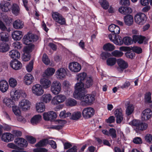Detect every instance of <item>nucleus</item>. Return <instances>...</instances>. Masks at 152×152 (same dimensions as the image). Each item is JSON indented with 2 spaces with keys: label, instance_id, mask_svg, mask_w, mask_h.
I'll use <instances>...</instances> for the list:
<instances>
[{
  "label": "nucleus",
  "instance_id": "obj_29",
  "mask_svg": "<svg viewBox=\"0 0 152 152\" xmlns=\"http://www.w3.org/2000/svg\"><path fill=\"white\" fill-rule=\"evenodd\" d=\"M132 41L134 43L137 42L138 43L141 44L143 42L145 37L141 35H134L133 36Z\"/></svg>",
  "mask_w": 152,
  "mask_h": 152
},
{
  "label": "nucleus",
  "instance_id": "obj_35",
  "mask_svg": "<svg viewBox=\"0 0 152 152\" xmlns=\"http://www.w3.org/2000/svg\"><path fill=\"white\" fill-rule=\"evenodd\" d=\"M41 117V116L39 115H34L31 120V123L34 125L37 124L40 121Z\"/></svg>",
  "mask_w": 152,
  "mask_h": 152
},
{
  "label": "nucleus",
  "instance_id": "obj_4",
  "mask_svg": "<svg viewBox=\"0 0 152 152\" xmlns=\"http://www.w3.org/2000/svg\"><path fill=\"white\" fill-rule=\"evenodd\" d=\"M50 86V90L53 94L56 95L60 93L61 88V84L60 82L54 81L53 82Z\"/></svg>",
  "mask_w": 152,
  "mask_h": 152
},
{
  "label": "nucleus",
  "instance_id": "obj_59",
  "mask_svg": "<svg viewBox=\"0 0 152 152\" xmlns=\"http://www.w3.org/2000/svg\"><path fill=\"white\" fill-rule=\"evenodd\" d=\"M12 111L17 116H19L20 114V111L17 107L12 106Z\"/></svg>",
  "mask_w": 152,
  "mask_h": 152
},
{
  "label": "nucleus",
  "instance_id": "obj_13",
  "mask_svg": "<svg viewBox=\"0 0 152 152\" xmlns=\"http://www.w3.org/2000/svg\"><path fill=\"white\" fill-rule=\"evenodd\" d=\"M66 98L65 96L62 94H60L55 96L52 99L51 103L52 104L56 105L64 102Z\"/></svg>",
  "mask_w": 152,
  "mask_h": 152
},
{
  "label": "nucleus",
  "instance_id": "obj_52",
  "mask_svg": "<svg viewBox=\"0 0 152 152\" xmlns=\"http://www.w3.org/2000/svg\"><path fill=\"white\" fill-rule=\"evenodd\" d=\"M148 126V124L145 123H140L137 128L139 130H143L146 129Z\"/></svg>",
  "mask_w": 152,
  "mask_h": 152
},
{
  "label": "nucleus",
  "instance_id": "obj_19",
  "mask_svg": "<svg viewBox=\"0 0 152 152\" xmlns=\"http://www.w3.org/2000/svg\"><path fill=\"white\" fill-rule=\"evenodd\" d=\"M1 10L4 12H7L9 11L11 7V4L7 1H2L0 4Z\"/></svg>",
  "mask_w": 152,
  "mask_h": 152
},
{
  "label": "nucleus",
  "instance_id": "obj_9",
  "mask_svg": "<svg viewBox=\"0 0 152 152\" xmlns=\"http://www.w3.org/2000/svg\"><path fill=\"white\" fill-rule=\"evenodd\" d=\"M33 93L35 95L40 96L44 93V90L41 85L37 84L34 85L32 88Z\"/></svg>",
  "mask_w": 152,
  "mask_h": 152
},
{
  "label": "nucleus",
  "instance_id": "obj_10",
  "mask_svg": "<svg viewBox=\"0 0 152 152\" xmlns=\"http://www.w3.org/2000/svg\"><path fill=\"white\" fill-rule=\"evenodd\" d=\"M69 68L71 72H77L81 69V66L77 62H73L69 64Z\"/></svg>",
  "mask_w": 152,
  "mask_h": 152
},
{
  "label": "nucleus",
  "instance_id": "obj_55",
  "mask_svg": "<svg viewBox=\"0 0 152 152\" xmlns=\"http://www.w3.org/2000/svg\"><path fill=\"white\" fill-rule=\"evenodd\" d=\"M110 56V53L105 52H102L101 54V58L102 60H105Z\"/></svg>",
  "mask_w": 152,
  "mask_h": 152
},
{
  "label": "nucleus",
  "instance_id": "obj_61",
  "mask_svg": "<svg viewBox=\"0 0 152 152\" xmlns=\"http://www.w3.org/2000/svg\"><path fill=\"white\" fill-rule=\"evenodd\" d=\"M133 142L136 144H141L142 143V141L141 138L140 137H136L134 138L133 140Z\"/></svg>",
  "mask_w": 152,
  "mask_h": 152
},
{
  "label": "nucleus",
  "instance_id": "obj_21",
  "mask_svg": "<svg viewBox=\"0 0 152 152\" xmlns=\"http://www.w3.org/2000/svg\"><path fill=\"white\" fill-rule=\"evenodd\" d=\"M10 65L12 68L15 70H19L22 67V64L21 63L16 60L11 61L10 63Z\"/></svg>",
  "mask_w": 152,
  "mask_h": 152
},
{
  "label": "nucleus",
  "instance_id": "obj_31",
  "mask_svg": "<svg viewBox=\"0 0 152 152\" xmlns=\"http://www.w3.org/2000/svg\"><path fill=\"white\" fill-rule=\"evenodd\" d=\"M9 55L11 58L16 59L19 58L20 56V53L17 50H12L9 52Z\"/></svg>",
  "mask_w": 152,
  "mask_h": 152
},
{
  "label": "nucleus",
  "instance_id": "obj_39",
  "mask_svg": "<svg viewBox=\"0 0 152 152\" xmlns=\"http://www.w3.org/2000/svg\"><path fill=\"white\" fill-rule=\"evenodd\" d=\"M81 113L80 112H75L72 114L71 119L74 120H77L79 119L81 117Z\"/></svg>",
  "mask_w": 152,
  "mask_h": 152
},
{
  "label": "nucleus",
  "instance_id": "obj_7",
  "mask_svg": "<svg viewBox=\"0 0 152 152\" xmlns=\"http://www.w3.org/2000/svg\"><path fill=\"white\" fill-rule=\"evenodd\" d=\"M43 117L45 121H52L56 118L57 115L55 112L50 111L48 112L44 113L43 114Z\"/></svg>",
  "mask_w": 152,
  "mask_h": 152
},
{
  "label": "nucleus",
  "instance_id": "obj_20",
  "mask_svg": "<svg viewBox=\"0 0 152 152\" xmlns=\"http://www.w3.org/2000/svg\"><path fill=\"white\" fill-rule=\"evenodd\" d=\"M93 80L91 77H88L84 82H83V88L84 89L86 88H88L91 86L93 84Z\"/></svg>",
  "mask_w": 152,
  "mask_h": 152
},
{
  "label": "nucleus",
  "instance_id": "obj_60",
  "mask_svg": "<svg viewBox=\"0 0 152 152\" xmlns=\"http://www.w3.org/2000/svg\"><path fill=\"white\" fill-rule=\"evenodd\" d=\"M13 46L15 49H20L22 47V44L19 42L16 41L13 43Z\"/></svg>",
  "mask_w": 152,
  "mask_h": 152
},
{
  "label": "nucleus",
  "instance_id": "obj_47",
  "mask_svg": "<svg viewBox=\"0 0 152 152\" xmlns=\"http://www.w3.org/2000/svg\"><path fill=\"white\" fill-rule=\"evenodd\" d=\"M9 83L10 86L12 88L16 86L17 84L16 80L13 78H11L9 79Z\"/></svg>",
  "mask_w": 152,
  "mask_h": 152
},
{
  "label": "nucleus",
  "instance_id": "obj_22",
  "mask_svg": "<svg viewBox=\"0 0 152 152\" xmlns=\"http://www.w3.org/2000/svg\"><path fill=\"white\" fill-rule=\"evenodd\" d=\"M23 34L21 31L16 30L13 31L12 34V38L15 40H19L23 37Z\"/></svg>",
  "mask_w": 152,
  "mask_h": 152
},
{
  "label": "nucleus",
  "instance_id": "obj_28",
  "mask_svg": "<svg viewBox=\"0 0 152 152\" xmlns=\"http://www.w3.org/2000/svg\"><path fill=\"white\" fill-rule=\"evenodd\" d=\"M124 21L125 24L130 26L133 24V18L131 15H128L124 17Z\"/></svg>",
  "mask_w": 152,
  "mask_h": 152
},
{
  "label": "nucleus",
  "instance_id": "obj_16",
  "mask_svg": "<svg viewBox=\"0 0 152 152\" xmlns=\"http://www.w3.org/2000/svg\"><path fill=\"white\" fill-rule=\"evenodd\" d=\"M66 73V69L61 68L57 70L56 72V74L58 79H63L65 77Z\"/></svg>",
  "mask_w": 152,
  "mask_h": 152
},
{
  "label": "nucleus",
  "instance_id": "obj_1",
  "mask_svg": "<svg viewBox=\"0 0 152 152\" xmlns=\"http://www.w3.org/2000/svg\"><path fill=\"white\" fill-rule=\"evenodd\" d=\"M85 89H83L80 90H75L73 93V96L75 99H80L83 105H91L95 100L94 96L91 94L85 95Z\"/></svg>",
  "mask_w": 152,
  "mask_h": 152
},
{
  "label": "nucleus",
  "instance_id": "obj_17",
  "mask_svg": "<svg viewBox=\"0 0 152 152\" xmlns=\"http://www.w3.org/2000/svg\"><path fill=\"white\" fill-rule=\"evenodd\" d=\"M1 139L4 142H10L13 140L14 135L10 133H4L2 134Z\"/></svg>",
  "mask_w": 152,
  "mask_h": 152
},
{
  "label": "nucleus",
  "instance_id": "obj_50",
  "mask_svg": "<svg viewBox=\"0 0 152 152\" xmlns=\"http://www.w3.org/2000/svg\"><path fill=\"white\" fill-rule=\"evenodd\" d=\"M42 61L46 65L49 64L50 62L48 56L45 53L42 56Z\"/></svg>",
  "mask_w": 152,
  "mask_h": 152
},
{
  "label": "nucleus",
  "instance_id": "obj_6",
  "mask_svg": "<svg viewBox=\"0 0 152 152\" xmlns=\"http://www.w3.org/2000/svg\"><path fill=\"white\" fill-rule=\"evenodd\" d=\"M135 22L140 25L143 24L145 22L146 17L145 15L142 13H137L134 17Z\"/></svg>",
  "mask_w": 152,
  "mask_h": 152
},
{
  "label": "nucleus",
  "instance_id": "obj_64",
  "mask_svg": "<svg viewBox=\"0 0 152 152\" xmlns=\"http://www.w3.org/2000/svg\"><path fill=\"white\" fill-rule=\"evenodd\" d=\"M66 152H77V146L74 145L68 150Z\"/></svg>",
  "mask_w": 152,
  "mask_h": 152
},
{
  "label": "nucleus",
  "instance_id": "obj_15",
  "mask_svg": "<svg viewBox=\"0 0 152 152\" xmlns=\"http://www.w3.org/2000/svg\"><path fill=\"white\" fill-rule=\"evenodd\" d=\"M40 82L41 86L45 89L48 88L51 85V81L49 79L44 77L41 78Z\"/></svg>",
  "mask_w": 152,
  "mask_h": 152
},
{
  "label": "nucleus",
  "instance_id": "obj_11",
  "mask_svg": "<svg viewBox=\"0 0 152 152\" xmlns=\"http://www.w3.org/2000/svg\"><path fill=\"white\" fill-rule=\"evenodd\" d=\"M30 102L28 100L24 99L22 100L20 102L19 107L23 111H26L30 109Z\"/></svg>",
  "mask_w": 152,
  "mask_h": 152
},
{
  "label": "nucleus",
  "instance_id": "obj_26",
  "mask_svg": "<svg viewBox=\"0 0 152 152\" xmlns=\"http://www.w3.org/2000/svg\"><path fill=\"white\" fill-rule=\"evenodd\" d=\"M118 10L120 12L124 15L129 14L132 12V9L128 7H121L119 8Z\"/></svg>",
  "mask_w": 152,
  "mask_h": 152
},
{
  "label": "nucleus",
  "instance_id": "obj_14",
  "mask_svg": "<svg viewBox=\"0 0 152 152\" xmlns=\"http://www.w3.org/2000/svg\"><path fill=\"white\" fill-rule=\"evenodd\" d=\"M141 116L142 120H148L152 116V111L150 109H147L143 111Z\"/></svg>",
  "mask_w": 152,
  "mask_h": 152
},
{
  "label": "nucleus",
  "instance_id": "obj_34",
  "mask_svg": "<svg viewBox=\"0 0 152 152\" xmlns=\"http://www.w3.org/2000/svg\"><path fill=\"white\" fill-rule=\"evenodd\" d=\"M9 34L4 31H1L0 33V38L1 41L3 42H8L9 41Z\"/></svg>",
  "mask_w": 152,
  "mask_h": 152
},
{
  "label": "nucleus",
  "instance_id": "obj_63",
  "mask_svg": "<svg viewBox=\"0 0 152 152\" xmlns=\"http://www.w3.org/2000/svg\"><path fill=\"white\" fill-rule=\"evenodd\" d=\"M122 112V110L120 108L116 109L114 112L115 117L123 115Z\"/></svg>",
  "mask_w": 152,
  "mask_h": 152
},
{
  "label": "nucleus",
  "instance_id": "obj_48",
  "mask_svg": "<svg viewBox=\"0 0 152 152\" xmlns=\"http://www.w3.org/2000/svg\"><path fill=\"white\" fill-rule=\"evenodd\" d=\"M109 135H110L112 138H116L117 136L115 129L113 128L110 129L109 131Z\"/></svg>",
  "mask_w": 152,
  "mask_h": 152
},
{
  "label": "nucleus",
  "instance_id": "obj_3",
  "mask_svg": "<svg viewBox=\"0 0 152 152\" xmlns=\"http://www.w3.org/2000/svg\"><path fill=\"white\" fill-rule=\"evenodd\" d=\"M38 39V37L36 35L30 33L24 36L23 39V43L26 45H29L32 42L36 41Z\"/></svg>",
  "mask_w": 152,
  "mask_h": 152
},
{
  "label": "nucleus",
  "instance_id": "obj_57",
  "mask_svg": "<svg viewBox=\"0 0 152 152\" xmlns=\"http://www.w3.org/2000/svg\"><path fill=\"white\" fill-rule=\"evenodd\" d=\"M145 139L146 142L148 143H152V135L147 134L145 136Z\"/></svg>",
  "mask_w": 152,
  "mask_h": 152
},
{
  "label": "nucleus",
  "instance_id": "obj_62",
  "mask_svg": "<svg viewBox=\"0 0 152 152\" xmlns=\"http://www.w3.org/2000/svg\"><path fill=\"white\" fill-rule=\"evenodd\" d=\"M27 139L29 142L31 144H34L36 142V139L33 137L28 136L27 137Z\"/></svg>",
  "mask_w": 152,
  "mask_h": 152
},
{
  "label": "nucleus",
  "instance_id": "obj_32",
  "mask_svg": "<svg viewBox=\"0 0 152 152\" xmlns=\"http://www.w3.org/2000/svg\"><path fill=\"white\" fill-rule=\"evenodd\" d=\"M45 108L44 103L42 102H39L36 104V109L37 112L42 113L45 111Z\"/></svg>",
  "mask_w": 152,
  "mask_h": 152
},
{
  "label": "nucleus",
  "instance_id": "obj_58",
  "mask_svg": "<svg viewBox=\"0 0 152 152\" xmlns=\"http://www.w3.org/2000/svg\"><path fill=\"white\" fill-rule=\"evenodd\" d=\"M33 67V62L31 61L29 62V64L26 66L27 71L28 72H31L32 70Z\"/></svg>",
  "mask_w": 152,
  "mask_h": 152
},
{
  "label": "nucleus",
  "instance_id": "obj_43",
  "mask_svg": "<svg viewBox=\"0 0 152 152\" xmlns=\"http://www.w3.org/2000/svg\"><path fill=\"white\" fill-rule=\"evenodd\" d=\"M132 38L130 37H126L123 38V44L124 43L126 45H131L132 43Z\"/></svg>",
  "mask_w": 152,
  "mask_h": 152
},
{
  "label": "nucleus",
  "instance_id": "obj_23",
  "mask_svg": "<svg viewBox=\"0 0 152 152\" xmlns=\"http://www.w3.org/2000/svg\"><path fill=\"white\" fill-rule=\"evenodd\" d=\"M108 30L109 31L114 34H118L120 32V28L118 26L114 24H111L108 27Z\"/></svg>",
  "mask_w": 152,
  "mask_h": 152
},
{
  "label": "nucleus",
  "instance_id": "obj_12",
  "mask_svg": "<svg viewBox=\"0 0 152 152\" xmlns=\"http://www.w3.org/2000/svg\"><path fill=\"white\" fill-rule=\"evenodd\" d=\"M117 63L118 66L117 69L120 73H122L123 71L128 66L127 64L121 59H118L117 61Z\"/></svg>",
  "mask_w": 152,
  "mask_h": 152
},
{
  "label": "nucleus",
  "instance_id": "obj_42",
  "mask_svg": "<svg viewBox=\"0 0 152 152\" xmlns=\"http://www.w3.org/2000/svg\"><path fill=\"white\" fill-rule=\"evenodd\" d=\"M49 140L47 139H44L40 140L35 145L36 147H42L46 145L48 143Z\"/></svg>",
  "mask_w": 152,
  "mask_h": 152
},
{
  "label": "nucleus",
  "instance_id": "obj_33",
  "mask_svg": "<svg viewBox=\"0 0 152 152\" xmlns=\"http://www.w3.org/2000/svg\"><path fill=\"white\" fill-rule=\"evenodd\" d=\"M12 12L15 15L17 16L19 15L20 13V9L19 6L16 4H14L11 6Z\"/></svg>",
  "mask_w": 152,
  "mask_h": 152
},
{
  "label": "nucleus",
  "instance_id": "obj_30",
  "mask_svg": "<svg viewBox=\"0 0 152 152\" xmlns=\"http://www.w3.org/2000/svg\"><path fill=\"white\" fill-rule=\"evenodd\" d=\"M20 94V91L15 89H13L10 92L11 95L15 100H17L19 98Z\"/></svg>",
  "mask_w": 152,
  "mask_h": 152
},
{
  "label": "nucleus",
  "instance_id": "obj_8",
  "mask_svg": "<svg viewBox=\"0 0 152 152\" xmlns=\"http://www.w3.org/2000/svg\"><path fill=\"white\" fill-rule=\"evenodd\" d=\"M94 110L91 107L84 108L82 112V115L85 118H88L92 117L94 113Z\"/></svg>",
  "mask_w": 152,
  "mask_h": 152
},
{
  "label": "nucleus",
  "instance_id": "obj_40",
  "mask_svg": "<svg viewBox=\"0 0 152 152\" xmlns=\"http://www.w3.org/2000/svg\"><path fill=\"white\" fill-rule=\"evenodd\" d=\"M103 49L106 51H112L115 49V46L113 45L108 43L103 46Z\"/></svg>",
  "mask_w": 152,
  "mask_h": 152
},
{
  "label": "nucleus",
  "instance_id": "obj_24",
  "mask_svg": "<svg viewBox=\"0 0 152 152\" xmlns=\"http://www.w3.org/2000/svg\"><path fill=\"white\" fill-rule=\"evenodd\" d=\"M9 85L7 82L5 80L0 81V90L3 93L6 92L8 90Z\"/></svg>",
  "mask_w": 152,
  "mask_h": 152
},
{
  "label": "nucleus",
  "instance_id": "obj_27",
  "mask_svg": "<svg viewBox=\"0 0 152 152\" xmlns=\"http://www.w3.org/2000/svg\"><path fill=\"white\" fill-rule=\"evenodd\" d=\"M13 26V27L16 29H21L23 26V23L20 20L17 19L14 22Z\"/></svg>",
  "mask_w": 152,
  "mask_h": 152
},
{
  "label": "nucleus",
  "instance_id": "obj_54",
  "mask_svg": "<svg viewBox=\"0 0 152 152\" xmlns=\"http://www.w3.org/2000/svg\"><path fill=\"white\" fill-rule=\"evenodd\" d=\"M151 93L148 92L146 93L145 96V102L148 103H150L151 102Z\"/></svg>",
  "mask_w": 152,
  "mask_h": 152
},
{
  "label": "nucleus",
  "instance_id": "obj_53",
  "mask_svg": "<svg viewBox=\"0 0 152 152\" xmlns=\"http://www.w3.org/2000/svg\"><path fill=\"white\" fill-rule=\"evenodd\" d=\"M134 110V107L133 106L131 105H129L126 110V114L129 115H131L133 112Z\"/></svg>",
  "mask_w": 152,
  "mask_h": 152
},
{
  "label": "nucleus",
  "instance_id": "obj_37",
  "mask_svg": "<svg viewBox=\"0 0 152 152\" xmlns=\"http://www.w3.org/2000/svg\"><path fill=\"white\" fill-rule=\"evenodd\" d=\"M123 39L120 36L116 35L113 39V42L116 45H121L123 44Z\"/></svg>",
  "mask_w": 152,
  "mask_h": 152
},
{
  "label": "nucleus",
  "instance_id": "obj_38",
  "mask_svg": "<svg viewBox=\"0 0 152 152\" xmlns=\"http://www.w3.org/2000/svg\"><path fill=\"white\" fill-rule=\"evenodd\" d=\"M9 48L8 45L5 43H2L0 44V52H5L7 51Z\"/></svg>",
  "mask_w": 152,
  "mask_h": 152
},
{
  "label": "nucleus",
  "instance_id": "obj_49",
  "mask_svg": "<svg viewBox=\"0 0 152 152\" xmlns=\"http://www.w3.org/2000/svg\"><path fill=\"white\" fill-rule=\"evenodd\" d=\"M77 103V101L74 99H70L67 100L66 104L68 106H73L75 105Z\"/></svg>",
  "mask_w": 152,
  "mask_h": 152
},
{
  "label": "nucleus",
  "instance_id": "obj_5",
  "mask_svg": "<svg viewBox=\"0 0 152 152\" xmlns=\"http://www.w3.org/2000/svg\"><path fill=\"white\" fill-rule=\"evenodd\" d=\"M52 17L53 19L56 22L61 25L66 24L65 19L59 13L57 12H53Z\"/></svg>",
  "mask_w": 152,
  "mask_h": 152
},
{
  "label": "nucleus",
  "instance_id": "obj_46",
  "mask_svg": "<svg viewBox=\"0 0 152 152\" xmlns=\"http://www.w3.org/2000/svg\"><path fill=\"white\" fill-rule=\"evenodd\" d=\"M3 103L9 107H11V105L14 104V102L11 99L5 98L3 100Z\"/></svg>",
  "mask_w": 152,
  "mask_h": 152
},
{
  "label": "nucleus",
  "instance_id": "obj_2",
  "mask_svg": "<svg viewBox=\"0 0 152 152\" xmlns=\"http://www.w3.org/2000/svg\"><path fill=\"white\" fill-rule=\"evenodd\" d=\"M87 77V75L85 72L81 73L77 75V79L78 82L75 86V90H80L84 89L83 88V84Z\"/></svg>",
  "mask_w": 152,
  "mask_h": 152
},
{
  "label": "nucleus",
  "instance_id": "obj_44",
  "mask_svg": "<svg viewBox=\"0 0 152 152\" xmlns=\"http://www.w3.org/2000/svg\"><path fill=\"white\" fill-rule=\"evenodd\" d=\"M116 62V59L114 58H110L107 60V64L109 66H113L114 65Z\"/></svg>",
  "mask_w": 152,
  "mask_h": 152
},
{
  "label": "nucleus",
  "instance_id": "obj_36",
  "mask_svg": "<svg viewBox=\"0 0 152 152\" xmlns=\"http://www.w3.org/2000/svg\"><path fill=\"white\" fill-rule=\"evenodd\" d=\"M51 98L52 96L50 94H45L41 97V100L43 103H47L50 101Z\"/></svg>",
  "mask_w": 152,
  "mask_h": 152
},
{
  "label": "nucleus",
  "instance_id": "obj_41",
  "mask_svg": "<svg viewBox=\"0 0 152 152\" xmlns=\"http://www.w3.org/2000/svg\"><path fill=\"white\" fill-rule=\"evenodd\" d=\"M99 2L104 9H107L109 6L108 2L106 0H99Z\"/></svg>",
  "mask_w": 152,
  "mask_h": 152
},
{
  "label": "nucleus",
  "instance_id": "obj_18",
  "mask_svg": "<svg viewBox=\"0 0 152 152\" xmlns=\"http://www.w3.org/2000/svg\"><path fill=\"white\" fill-rule=\"evenodd\" d=\"M14 141L17 145L20 147H26L28 145L27 141L22 138H18L15 139Z\"/></svg>",
  "mask_w": 152,
  "mask_h": 152
},
{
  "label": "nucleus",
  "instance_id": "obj_25",
  "mask_svg": "<svg viewBox=\"0 0 152 152\" xmlns=\"http://www.w3.org/2000/svg\"><path fill=\"white\" fill-rule=\"evenodd\" d=\"M34 80V78L30 74L26 75L24 77V82L27 85L31 84Z\"/></svg>",
  "mask_w": 152,
  "mask_h": 152
},
{
  "label": "nucleus",
  "instance_id": "obj_45",
  "mask_svg": "<svg viewBox=\"0 0 152 152\" xmlns=\"http://www.w3.org/2000/svg\"><path fill=\"white\" fill-rule=\"evenodd\" d=\"M55 71V69L53 68H48L45 70V74L47 76H50L53 74Z\"/></svg>",
  "mask_w": 152,
  "mask_h": 152
},
{
  "label": "nucleus",
  "instance_id": "obj_56",
  "mask_svg": "<svg viewBox=\"0 0 152 152\" xmlns=\"http://www.w3.org/2000/svg\"><path fill=\"white\" fill-rule=\"evenodd\" d=\"M133 51L137 54H140L142 53V49L137 46H134L132 48Z\"/></svg>",
  "mask_w": 152,
  "mask_h": 152
},
{
  "label": "nucleus",
  "instance_id": "obj_51",
  "mask_svg": "<svg viewBox=\"0 0 152 152\" xmlns=\"http://www.w3.org/2000/svg\"><path fill=\"white\" fill-rule=\"evenodd\" d=\"M111 54L113 56L117 57H121L123 55V53L118 50H115L113 51Z\"/></svg>",
  "mask_w": 152,
  "mask_h": 152
}]
</instances>
